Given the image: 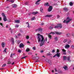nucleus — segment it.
<instances>
[{"label":"nucleus","instance_id":"1","mask_svg":"<svg viewBox=\"0 0 74 74\" xmlns=\"http://www.w3.org/2000/svg\"><path fill=\"white\" fill-rule=\"evenodd\" d=\"M38 36V42L40 44V47H42L45 43V40L44 38V37L42 35L38 34H37Z\"/></svg>","mask_w":74,"mask_h":74},{"label":"nucleus","instance_id":"2","mask_svg":"<svg viewBox=\"0 0 74 74\" xmlns=\"http://www.w3.org/2000/svg\"><path fill=\"white\" fill-rule=\"evenodd\" d=\"M71 20H72V19L71 18L68 17L66 18V20H64L63 23H66V24H67V23H69Z\"/></svg>","mask_w":74,"mask_h":74},{"label":"nucleus","instance_id":"3","mask_svg":"<svg viewBox=\"0 0 74 74\" xmlns=\"http://www.w3.org/2000/svg\"><path fill=\"white\" fill-rule=\"evenodd\" d=\"M62 25L60 24H58L57 25H56L54 26L55 29H58V28H62Z\"/></svg>","mask_w":74,"mask_h":74},{"label":"nucleus","instance_id":"4","mask_svg":"<svg viewBox=\"0 0 74 74\" xmlns=\"http://www.w3.org/2000/svg\"><path fill=\"white\" fill-rule=\"evenodd\" d=\"M2 15L3 17V20L4 22H6V21H7V17H6V16H5V15L4 14V13H2Z\"/></svg>","mask_w":74,"mask_h":74},{"label":"nucleus","instance_id":"5","mask_svg":"<svg viewBox=\"0 0 74 74\" xmlns=\"http://www.w3.org/2000/svg\"><path fill=\"white\" fill-rule=\"evenodd\" d=\"M52 6H50L49 8H48V12H51L52 10Z\"/></svg>","mask_w":74,"mask_h":74},{"label":"nucleus","instance_id":"6","mask_svg":"<svg viewBox=\"0 0 74 74\" xmlns=\"http://www.w3.org/2000/svg\"><path fill=\"white\" fill-rule=\"evenodd\" d=\"M70 45L67 44L65 46V48L66 49H68V48H70Z\"/></svg>","mask_w":74,"mask_h":74},{"label":"nucleus","instance_id":"7","mask_svg":"<svg viewBox=\"0 0 74 74\" xmlns=\"http://www.w3.org/2000/svg\"><path fill=\"white\" fill-rule=\"evenodd\" d=\"M41 1V0H38L36 2L35 4L36 5H38L40 4V2Z\"/></svg>","mask_w":74,"mask_h":74},{"label":"nucleus","instance_id":"8","mask_svg":"<svg viewBox=\"0 0 74 74\" xmlns=\"http://www.w3.org/2000/svg\"><path fill=\"white\" fill-rule=\"evenodd\" d=\"M19 47L20 48H23L24 47V45L23 43H21L20 44Z\"/></svg>","mask_w":74,"mask_h":74},{"label":"nucleus","instance_id":"9","mask_svg":"<svg viewBox=\"0 0 74 74\" xmlns=\"http://www.w3.org/2000/svg\"><path fill=\"white\" fill-rule=\"evenodd\" d=\"M52 16V15H47L45 16V17H47V18H50Z\"/></svg>","mask_w":74,"mask_h":74},{"label":"nucleus","instance_id":"10","mask_svg":"<svg viewBox=\"0 0 74 74\" xmlns=\"http://www.w3.org/2000/svg\"><path fill=\"white\" fill-rule=\"evenodd\" d=\"M10 41H11L12 44H14V40L13 38H12L10 40Z\"/></svg>","mask_w":74,"mask_h":74},{"label":"nucleus","instance_id":"11","mask_svg":"<svg viewBox=\"0 0 74 74\" xmlns=\"http://www.w3.org/2000/svg\"><path fill=\"white\" fill-rule=\"evenodd\" d=\"M38 59H39V57H36L32 58L33 60H37Z\"/></svg>","mask_w":74,"mask_h":74},{"label":"nucleus","instance_id":"12","mask_svg":"<svg viewBox=\"0 0 74 74\" xmlns=\"http://www.w3.org/2000/svg\"><path fill=\"white\" fill-rule=\"evenodd\" d=\"M37 14H38V12L37 11H36V12H33L32 13V14L33 15H36Z\"/></svg>","mask_w":74,"mask_h":74},{"label":"nucleus","instance_id":"13","mask_svg":"<svg viewBox=\"0 0 74 74\" xmlns=\"http://www.w3.org/2000/svg\"><path fill=\"white\" fill-rule=\"evenodd\" d=\"M62 52H63V54H64V55H66V50H65L64 49H62Z\"/></svg>","mask_w":74,"mask_h":74},{"label":"nucleus","instance_id":"14","mask_svg":"<svg viewBox=\"0 0 74 74\" xmlns=\"http://www.w3.org/2000/svg\"><path fill=\"white\" fill-rule=\"evenodd\" d=\"M45 6H49V4L48 3V2L45 3L44 4Z\"/></svg>","mask_w":74,"mask_h":74},{"label":"nucleus","instance_id":"15","mask_svg":"<svg viewBox=\"0 0 74 74\" xmlns=\"http://www.w3.org/2000/svg\"><path fill=\"white\" fill-rule=\"evenodd\" d=\"M20 22V21L19 20H16L15 21V23H19Z\"/></svg>","mask_w":74,"mask_h":74},{"label":"nucleus","instance_id":"16","mask_svg":"<svg viewBox=\"0 0 74 74\" xmlns=\"http://www.w3.org/2000/svg\"><path fill=\"white\" fill-rule=\"evenodd\" d=\"M26 24H27V27H28V28H30V25L29 24V22H27L26 23Z\"/></svg>","mask_w":74,"mask_h":74},{"label":"nucleus","instance_id":"17","mask_svg":"<svg viewBox=\"0 0 74 74\" xmlns=\"http://www.w3.org/2000/svg\"><path fill=\"white\" fill-rule=\"evenodd\" d=\"M36 31H38V32H40V31H42V29L41 28H39L38 29H36Z\"/></svg>","mask_w":74,"mask_h":74},{"label":"nucleus","instance_id":"18","mask_svg":"<svg viewBox=\"0 0 74 74\" xmlns=\"http://www.w3.org/2000/svg\"><path fill=\"white\" fill-rule=\"evenodd\" d=\"M54 40L55 41H58V37H55L54 38Z\"/></svg>","mask_w":74,"mask_h":74},{"label":"nucleus","instance_id":"19","mask_svg":"<svg viewBox=\"0 0 74 74\" xmlns=\"http://www.w3.org/2000/svg\"><path fill=\"white\" fill-rule=\"evenodd\" d=\"M67 41V39H65L63 40V42L64 43H66Z\"/></svg>","mask_w":74,"mask_h":74},{"label":"nucleus","instance_id":"20","mask_svg":"<svg viewBox=\"0 0 74 74\" xmlns=\"http://www.w3.org/2000/svg\"><path fill=\"white\" fill-rule=\"evenodd\" d=\"M56 55V56H57V57H60V53H58Z\"/></svg>","mask_w":74,"mask_h":74},{"label":"nucleus","instance_id":"21","mask_svg":"<svg viewBox=\"0 0 74 74\" xmlns=\"http://www.w3.org/2000/svg\"><path fill=\"white\" fill-rule=\"evenodd\" d=\"M4 44L5 43L4 42H3L1 44L2 47L3 48H4Z\"/></svg>","mask_w":74,"mask_h":74},{"label":"nucleus","instance_id":"22","mask_svg":"<svg viewBox=\"0 0 74 74\" xmlns=\"http://www.w3.org/2000/svg\"><path fill=\"white\" fill-rule=\"evenodd\" d=\"M64 10L65 11H67L68 10V8H64Z\"/></svg>","mask_w":74,"mask_h":74},{"label":"nucleus","instance_id":"23","mask_svg":"<svg viewBox=\"0 0 74 74\" xmlns=\"http://www.w3.org/2000/svg\"><path fill=\"white\" fill-rule=\"evenodd\" d=\"M63 58L64 60H66V59H67V57H66L65 56H64Z\"/></svg>","mask_w":74,"mask_h":74},{"label":"nucleus","instance_id":"24","mask_svg":"<svg viewBox=\"0 0 74 74\" xmlns=\"http://www.w3.org/2000/svg\"><path fill=\"white\" fill-rule=\"evenodd\" d=\"M35 19H36V18H35V17H33L31 19V21H33L34 20H35Z\"/></svg>","mask_w":74,"mask_h":74},{"label":"nucleus","instance_id":"25","mask_svg":"<svg viewBox=\"0 0 74 74\" xmlns=\"http://www.w3.org/2000/svg\"><path fill=\"white\" fill-rule=\"evenodd\" d=\"M27 52H29L30 51V49L29 48H27L26 50Z\"/></svg>","mask_w":74,"mask_h":74},{"label":"nucleus","instance_id":"26","mask_svg":"<svg viewBox=\"0 0 74 74\" xmlns=\"http://www.w3.org/2000/svg\"><path fill=\"white\" fill-rule=\"evenodd\" d=\"M67 60L69 62H71V60H70V58L69 57H67Z\"/></svg>","mask_w":74,"mask_h":74},{"label":"nucleus","instance_id":"27","mask_svg":"<svg viewBox=\"0 0 74 74\" xmlns=\"http://www.w3.org/2000/svg\"><path fill=\"white\" fill-rule=\"evenodd\" d=\"M48 36L49 39H51L52 38V36H51V35H50V34H49Z\"/></svg>","mask_w":74,"mask_h":74},{"label":"nucleus","instance_id":"28","mask_svg":"<svg viewBox=\"0 0 74 74\" xmlns=\"http://www.w3.org/2000/svg\"><path fill=\"white\" fill-rule=\"evenodd\" d=\"M52 34L53 35H54V34H55V33L53 32H50V33L49 34Z\"/></svg>","mask_w":74,"mask_h":74},{"label":"nucleus","instance_id":"29","mask_svg":"<svg viewBox=\"0 0 74 74\" xmlns=\"http://www.w3.org/2000/svg\"><path fill=\"white\" fill-rule=\"evenodd\" d=\"M63 68L64 70H67V66H65Z\"/></svg>","mask_w":74,"mask_h":74},{"label":"nucleus","instance_id":"30","mask_svg":"<svg viewBox=\"0 0 74 74\" xmlns=\"http://www.w3.org/2000/svg\"><path fill=\"white\" fill-rule=\"evenodd\" d=\"M13 7L14 8V7H16V5L15 4H14L12 5Z\"/></svg>","mask_w":74,"mask_h":74},{"label":"nucleus","instance_id":"31","mask_svg":"<svg viewBox=\"0 0 74 74\" xmlns=\"http://www.w3.org/2000/svg\"><path fill=\"white\" fill-rule=\"evenodd\" d=\"M56 34H57L60 35V33H59V32H55Z\"/></svg>","mask_w":74,"mask_h":74},{"label":"nucleus","instance_id":"32","mask_svg":"<svg viewBox=\"0 0 74 74\" xmlns=\"http://www.w3.org/2000/svg\"><path fill=\"white\" fill-rule=\"evenodd\" d=\"M9 2H10L11 3H13L14 2V0H11L9 1Z\"/></svg>","mask_w":74,"mask_h":74},{"label":"nucleus","instance_id":"33","mask_svg":"<svg viewBox=\"0 0 74 74\" xmlns=\"http://www.w3.org/2000/svg\"><path fill=\"white\" fill-rule=\"evenodd\" d=\"M0 25L2 26V27H4V26H3V24L2 23H0Z\"/></svg>","mask_w":74,"mask_h":74},{"label":"nucleus","instance_id":"34","mask_svg":"<svg viewBox=\"0 0 74 74\" xmlns=\"http://www.w3.org/2000/svg\"><path fill=\"white\" fill-rule=\"evenodd\" d=\"M71 40H69L68 42V44H70V43H71Z\"/></svg>","mask_w":74,"mask_h":74},{"label":"nucleus","instance_id":"35","mask_svg":"<svg viewBox=\"0 0 74 74\" xmlns=\"http://www.w3.org/2000/svg\"><path fill=\"white\" fill-rule=\"evenodd\" d=\"M6 50H7V48H5L4 50H3V52L6 53Z\"/></svg>","mask_w":74,"mask_h":74},{"label":"nucleus","instance_id":"36","mask_svg":"<svg viewBox=\"0 0 74 74\" xmlns=\"http://www.w3.org/2000/svg\"><path fill=\"white\" fill-rule=\"evenodd\" d=\"M40 10L41 12H42V11H43V9H42V8H40Z\"/></svg>","mask_w":74,"mask_h":74},{"label":"nucleus","instance_id":"37","mask_svg":"<svg viewBox=\"0 0 74 74\" xmlns=\"http://www.w3.org/2000/svg\"><path fill=\"white\" fill-rule=\"evenodd\" d=\"M11 61H10V60H8V64H11Z\"/></svg>","mask_w":74,"mask_h":74},{"label":"nucleus","instance_id":"38","mask_svg":"<svg viewBox=\"0 0 74 74\" xmlns=\"http://www.w3.org/2000/svg\"><path fill=\"white\" fill-rule=\"evenodd\" d=\"M69 5H71V6H72V5H73V3H72V2H71L69 3Z\"/></svg>","mask_w":74,"mask_h":74},{"label":"nucleus","instance_id":"39","mask_svg":"<svg viewBox=\"0 0 74 74\" xmlns=\"http://www.w3.org/2000/svg\"><path fill=\"white\" fill-rule=\"evenodd\" d=\"M53 27L52 26H50L49 27V29H53Z\"/></svg>","mask_w":74,"mask_h":74},{"label":"nucleus","instance_id":"40","mask_svg":"<svg viewBox=\"0 0 74 74\" xmlns=\"http://www.w3.org/2000/svg\"><path fill=\"white\" fill-rule=\"evenodd\" d=\"M6 66V64H4L3 65H2V67H5Z\"/></svg>","mask_w":74,"mask_h":74},{"label":"nucleus","instance_id":"41","mask_svg":"<svg viewBox=\"0 0 74 74\" xmlns=\"http://www.w3.org/2000/svg\"><path fill=\"white\" fill-rule=\"evenodd\" d=\"M29 36H27L26 37V39L27 40H28L29 39Z\"/></svg>","mask_w":74,"mask_h":74},{"label":"nucleus","instance_id":"42","mask_svg":"<svg viewBox=\"0 0 74 74\" xmlns=\"http://www.w3.org/2000/svg\"><path fill=\"white\" fill-rule=\"evenodd\" d=\"M70 36V34L69 33H68L66 34V37H69Z\"/></svg>","mask_w":74,"mask_h":74},{"label":"nucleus","instance_id":"43","mask_svg":"<svg viewBox=\"0 0 74 74\" xmlns=\"http://www.w3.org/2000/svg\"><path fill=\"white\" fill-rule=\"evenodd\" d=\"M15 27H19V25L17 24H16Z\"/></svg>","mask_w":74,"mask_h":74},{"label":"nucleus","instance_id":"44","mask_svg":"<svg viewBox=\"0 0 74 74\" xmlns=\"http://www.w3.org/2000/svg\"><path fill=\"white\" fill-rule=\"evenodd\" d=\"M71 48H72V49H74V46L73 45H72L71 46Z\"/></svg>","mask_w":74,"mask_h":74},{"label":"nucleus","instance_id":"45","mask_svg":"<svg viewBox=\"0 0 74 74\" xmlns=\"http://www.w3.org/2000/svg\"><path fill=\"white\" fill-rule=\"evenodd\" d=\"M13 55H14L13 54V53H12L11 55H10V57L12 58V57L13 56Z\"/></svg>","mask_w":74,"mask_h":74},{"label":"nucleus","instance_id":"46","mask_svg":"<svg viewBox=\"0 0 74 74\" xmlns=\"http://www.w3.org/2000/svg\"><path fill=\"white\" fill-rule=\"evenodd\" d=\"M57 52L58 53V52H59V49H57Z\"/></svg>","mask_w":74,"mask_h":74},{"label":"nucleus","instance_id":"47","mask_svg":"<svg viewBox=\"0 0 74 74\" xmlns=\"http://www.w3.org/2000/svg\"><path fill=\"white\" fill-rule=\"evenodd\" d=\"M18 52L19 53H21V50H18Z\"/></svg>","mask_w":74,"mask_h":74},{"label":"nucleus","instance_id":"48","mask_svg":"<svg viewBox=\"0 0 74 74\" xmlns=\"http://www.w3.org/2000/svg\"><path fill=\"white\" fill-rule=\"evenodd\" d=\"M47 55H52V54L50 53H49L47 54Z\"/></svg>","mask_w":74,"mask_h":74},{"label":"nucleus","instance_id":"49","mask_svg":"<svg viewBox=\"0 0 74 74\" xmlns=\"http://www.w3.org/2000/svg\"><path fill=\"white\" fill-rule=\"evenodd\" d=\"M25 4L26 5H29L28 4V2H26V3H25Z\"/></svg>","mask_w":74,"mask_h":74},{"label":"nucleus","instance_id":"50","mask_svg":"<svg viewBox=\"0 0 74 74\" xmlns=\"http://www.w3.org/2000/svg\"><path fill=\"white\" fill-rule=\"evenodd\" d=\"M26 58V56L23 57L22 58V59H25Z\"/></svg>","mask_w":74,"mask_h":74},{"label":"nucleus","instance_id":"51","mask_svg":"<svg viewBox=\"0 0 74 74\" xmlns=\"http://www.w3.org/2000/svg\"><path fill=\"white\" fill-rule=\"evenodd\" d=\"M20 42H21V41H19H19H17V43H18V44H19V43H20Z\"/></svg>","mask_w":74,"mask_h":74},{"label":"nucleus","instance_id":"52","mask_svg":"<svg viewBox=\"0 0 74 74\" xmlns=\"http://www.w3.org/2000/svg\"><path fill=\"white\" fill-rule=\"evenodd\" d=\"M49 64H50V65H51V64H52V63H51V62H49Z\"/></svg>","mask_w":74,"mask_h":74},{"label":"nucleus","instance_id":"53","mask_svg":"<svg viewBox=\"0 0 74 74\" xmlns=\"http://www.w3.org/2000/svg\"><path fill=\"white\" fill-rule=\"evenodd\" d=\"M55 52V50H53L52 51V52H53V53H54V52Z\"/></svg>","mask_w":74,"mask_h":74},{"label":"nucleus","instance_id":"54","mask_svg":"<svg viewBox=\"0 0 74 74\" xmlns=\"http://www.w3.org/2000/svg\"><path fill=\"white\" fill-rule=\"evenodd\" d=\"M57 18H59V17H60V16H59V15H58L57 16Z\"/></svg>","mask_w":74,"mask_h":74},{"label":"nucleus","instance_id":"55","mask_svg":"<svg viewBox=\"0 0 74 74\" xmlns=\"http://www.w3.org/2000/svg\"><path fill=\"white\" fill-rule=\"evenodd\" d=\"M45 40H46V41L47 42V38H45Z\"/></svg>","mask_w":74,"mask_h":74},{"label":"nucleus","instance_id":"56","mask_svg":"<svg viewBox=\"0 0 74 74\" xmlns=\"http://www.w3.org/2000/svg\"><path fill=\"white\" fill-rule=\"evenodd\" d=\"M72 36H74V33L72 34Z\"/></svg>","mask_w":74,"mask_h":74},{"label":"nucleus","instance_id":"57","mask_svg":"<svg viewBox=\"0 0 74 74\" xmlns=\"http://www.w3.org/2000/svg\"><path fill=\"white\" fill-rule=\"evenodd\" d=\"M18 35V36H21V34H19Z\"/></svg>","mask_w":74,"mask_h":74},{"label":"nucleus","instance_id":"58","mask_svg":"<svg viewBox=\"0 0 74 74\" xmlns=\"http://www.w3.org/2000/svg\"><path fill=\"white\" fill-rule=\"evenodd\" d=\"M56 56V54H55L54 56H53V58H55V57Z\"/></svg>","mask_w":74,"mask_h":74},{"label":"nucleus","instance_id":"59","mask_svg":"<svg viewBox=\"0 0 74 74\" xmlns=\"http://www.w3.org/2000/svg\"><path fill=\"white\" fill-rule=\"evenodd\" d=\"M40 52H41V53H42V52H43V51L41 50V51H40Z\"/></svg>","mask_w":74,"mask_h":74},{"label":"nucleus","instance_id":"60","mask_svg":"<svg viewBox=\"0 0 74 74\" xmlns=\"http://www.w3.org/2000/svg\"><path fill=\"white\" fill-rule=\"evenodd\" d=\"M41 25H44V23H41Z\"/></svg>","mask_w":74,"mask_h":74},{"label":"nucleus","instance_id":"61","mask_svg":"<svg viewBox=\"0 0 74 74\" xmlns=\"http://www.w3.org/2000/svg\"><path fill=\"white\" fill-rule=\"evenodd\" d=\"M27 43H28V44H30V42H29V41H28L27 42Z\"/></svg>","mask_w":74,"mask_h":74},{"label":"nucleus","instance_id":"62","mask_svg":"<svg viewBox=\"0 0 74 74\" xmlns=\"http://www.w3.org/2000/svg\"><path fill=\"white\" fill-rule=\"evenodd\" d=\"M14 64V62H13L12 63V65H13V64Z\"/></svg>","mask_w":74,"mask_h":74},{"label":"nucleus","instance_id":"63","mask_svg":"<svg viewBox=\"0 0 74 74\" xmlns=\"http://www.w3.org/2000/svg\"><path fill=\"white\" fill-rule=\"evenodd\" d=\"M35 47H34L33 48V49L34 50H35Z\"/></svg>","mask_w":74,"mask_h":74},{"label":"nucleus","instance_id":"64","mask_svg":"<svg viewBox=\"0 0 74 74\" xmlns=\"http://www.w3.org/2000/svg\"><path fill=\"white\" fill-rule=\"evenodd\" d=\"M0 21H1V17H0Z\"/></svg>","mask_w":74,"mask_h":74}]
</instances>
